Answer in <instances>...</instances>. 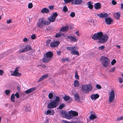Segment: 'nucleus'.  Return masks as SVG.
Returning <instances> with one entry per match:
<instances>
[{
  "label": "nucleus",
  "mask_w": 123,
  "mask_h": 123,
  "mask_svg": "<svg viewBox=\"0 0 123 123\" xmlns=\"http://www.w3.org/2000/svg\"><path fill=\"white\" fill-rule=\"evenodd\" d=\"M92 39L94 40H98L99 43H105L108 39V37L107 35L103 34L102 32H100L95 33L92 35Z\"/></svg>",
  "instance_id": "nucleus-1"
},
{
  "label": "nucleus",
  "mask_w": 123,
  "mask_h": 123,
  "mask_svg": "<svg viewBox=\"0 0 123 123\" xmlns=\"http://www.w3.org/2000/svg\"><path fill=\"white\" fill-rule=\"evenodd\" d=\"M50 24V22L48 21L45 20L44 18H40L37 22V26L40 28L43 27L44 25H48Z\"/></svg>",
  "instance_id": "nucleus-2"
},
{
  "label": "nucleus",
  "mask_w": 123,
  "mask_h": 123,
  "mask_svg": "<svg viewBox=\"0 0 123 123\" xmlns=\"http://www.w3.org/2000/svg\"><path fill=\"white\" fill-rule=\"evenodd\" d=\"M53 55V53L51 52H47L44 55L43 59V61L44 62H48L51 60Z\"/></svg>",
  "instance_id": "nucleus-3"
},
{
  "label": "nucleus",
  "mask_w": 123,
  "mask_h": 123,
  "mask_svg": "<svg viewBox=\"0 0 123 123\" xmlns=\"http://www.w3.org/2000/svg\"><path fill=\"white\" fill-rule=\"evenodd\" d=\"M92 89V87L91 85L85 84L83 85L81 90L84 92L87 93L91 91Z\"/></svg>",
  "instance_id": "nucleus-4"
},
{
  "label": "nucleus",
  "mask_w": 123,
  "mask_h": 123,
  "mask_svg": "<svg viewBox=\"0 0 123 123\" xmlns=\"http://www.w3.org/2000/svg\"><path fill=\"white\" fill-rule=\"evenodd\" d=\"M100 61L104 67H106L108 66L110 61L107 58L104 56H102L101 58Z\"/></svg>",
  "instance_id": "nucleus-5"
},
{
  "label": "nucleus",
  "mask_w": 123,
  "mask_h": 123,
  "mask_svg": "<svg viewBox=\"0 0 123 123\" xmlns=\"http://www.w3.org/2000/svg\"><path fill=\"white\" fill-rule=\"evenodd\" d=\"M76 47L73 46V47L68 46L67 47V49L70 51H71V54L74 55H79L78 52L76 50Z\"/></svg>",
  "instance_id": "nucleus-6"
},
{
  "label": "nucleus",
  "mask_w": 123,
  "mask_h": 123,
  "mask_svg": "<svg viewBox=\"0 0 123 123\" xmlns=\"http://www.w3.org/2000/svg\"><path fill=\"white\" fill-rule=\"evenodd\" d=\"M31 49V47L29 45L23 46L21 47L19 52H24Z\"/></svg>",
  "instance_id": "nucleus-7"
},
{
  "label": "nucleus",
  "mask_w": 123,
  "mask_h": 123,
  "mask_svg": "<svg viewBox=\"0 0 123 123\" xmlns=\"http://www.w3.org/2000/svg\"><path fill=\"white\" fill-rule=\"evenodd\" d=\"M108 95L109 101L110 102H111L114 99L115 95L114 91L111 90L108 93Z\"/></svg>",
  "instance_id": "nucleus-8"
},
{
  "label": "nucleus",
  "mask_w": 123,
  "mask_h": 123,
  "mask_svg": "<svg viewBox=\"0 0 123 123\" xmlns=\"http://www.w3.org/2000/svg\"><path fill=\"white\" fill-rule=\"evenodd\" d=\"M57 105L55 101L53 100L48 104L47 107L49 109L53 108L56 107Z\"/></svg>",
  "instance_id": "nucleus-9"
},
{
  "label": "nucleus",
  "mask_w": 123,
  "mask_h": 123,
  "mask_svg": "<svg viewBox=\"0 0 123 123\" xmlns=\"http://www.w3.org/2000/svg\"><path fill=\"white\" fill-rule=\"evenodd\" d=\"M61 114L62 116L67 119H71L73 118V116L69 113L68 114V113L65 111H62L61 112Z\"/></svg>",
  "instance_id": "nucleus-10"
},
{
  "label": "nucleus",
  "mask_w": 123,
  "mask_h": 123,
  "mask_svg": "<svg viewBox=\"0 0 123 123\" xmlns=\"http://www.w3.org/2000/svg\"><path fill=\"white\" fill-rule=\"evenodd\" d=\"M58 15V14L56 13H55L53 14L50 17H48V19L49 20V21L50 23V22H53L55 20L56 18Z\"/></svg>",
  "instance_id": "nucleus-11"
},
{
  "label": "nucleus",
  "mask_w": 123,
  "mask_h": 123,
  "mask_svg": "<svg viewBox=\"0 0 123 123\" xmlns=\"http://www.w3.org/2000/svg\"><path fill=\"white\" fill-rule=\"evenodd\" d=\"M18 68L17 67L16 68L13 72L12 71H11L10 72L11 73V75L15 76H20L21 75V74L20 73L18 72Z\"/></svg>",
  "instance_id": "nucleus-12"
},
{
  "label": "nucleus",
  "mask_w": 123,
  "mask_h": 123,
  "mask_svg": "<svg viewBox=\"0 0 123 123\" xmlns=\"http://www.w3.org/2000/svg\"><path fill=\"white\" fill-rule=\"evenodd\" d=\"M60 43L59 41H55L50 43V46L51 47H55L58 46Z\"/></svg>",
  "instance_id": "nucleus-13"
},
{
  "label": "nucleus",
  "mask_w": 123,
  "mask_h": 123,
  "mask_svg": "<svg viewBox=\"0 0 123 123\" xmlns=\"http://www.w3.org/2000/svg\"><path fill=\"white\" fill-rule=\"evenodd\" d=\"M67 38L68 40L72 42H75L77 41V39L75 37L69 36L67 37Z\"/></svg>",
  "instance_id": "nucleus-14"
},
{
  "label": "nucleus",
  "mask_w": 123,
  "mask_h": 123,
  "mask_svg": "<svg viewBox=\"0 0 123 123\" xmlns=\"http://www.w3.org/2000/svg\"><path fill=\"white\" fill-rule=\"evenodd\" d=\"M83 1L82 0H73L72 4L76 5L81 4L82 3Z\"/></svg>",
  "instance_id": "nucleus-15"
},
{
  "label": "nucleus",
  "mask_w": 123,
  "mask_h": 123,
  "mask_svg": "<svg viewBox=\"0 0 123 123\" xmlns=\"http://www.w3.org/2000/svg\"><path fill=\"white\" fill-rule=\"evenodd\" d=\"M105 21L106 24L107 25L111 24L113 21L112 19L110 18H107L105 19Z\"/></svg>",
  "instance_id": "nucleus-16"
},
{
  "label": "nucleus",
  "mask_w": 123,
  "mask_h": 123,
  "mask_svg": "<svg viewBox=\"0 0 123 123\" xmlns=\"http://www.w3.org/2000/svg\"><path fill=\"white\" fill-rule=\"evenodd\" d=\"M55 113L54 111L52 109L51 110H47V111H45V113L47 115H48L50 114V115H53Z\"/></svg>",
  "instance_id": "nucleus-17"
},
{
  "label": "nucleus",
  "mask_w": 123,
  "mask_h": 123,
  "mask_svg": "<svg viewBox=\"0 0 123 123\" xmlns=\"http://www.w3.org/2000/svg\"><path fill=\"white\" fill-rule=\"evenodd\" d=\"M99 97V95L98 94H93L91 96V98L92 100H95L98 98Z\"/></svg>",
  "instance_id": "nucleus-18"
},
{
  "label": "nucleus",
  "mask_w": 123,
  "mask_h": 123,
  "mask_svg": "<svg viewBox=\"0 0 123 123\" xmlns=\"http://www.w3.org/2000/svg\"><path fill=\"white\" fill-rule=\"evenodd\" d=\"M98 17L101 18H104L107 16V14L106 13H101L99 14H97Z\"/></svg>",
  "instance_id": "nucleus-19"
},
{
  "label": "nucleus",
  "mask_w": 123,
  "mask_h": 123,
  "mask_svg": "<svg viewBox=\"0 0 123 123\" xmlns=\"http://www.w3.org/2000/svg\"><path fill=\"white\" fill-rule=\"evenodd\" d=\"M36 89V88L32 87L29 89L25 91V92L27 93L28 94L31 93Z\"/></svg>",
  "instance_id": "nucleus-20"
},
{
  "label": "nucleus",
  "mask_w": 123,
  "mask_h": 123,
  "mask_svg": "<svg viewBox=\"0 0 123 123\" xmlns=\"http://www.w3.org/2000/svg\"><path fill=\"white\" fill-rule=\"evenodd\" d=\"M68 113L70 115H72L73 116H75L78 115V113L77 112L71 110L68 111Z\"/></svg>",
  "instance_id": "nucleus-21"
},
{
  "label": "nucleus",
  "mask_w": 123,
  "mask_h": 123,
  "mask_svg": "<svg viewBox=\"0 0 123 123\" xmlns=\"http://www.w3.org/2000/svg\"><path fill=\"white\" fill-rule=\"evenodd\" d=\"M74 96L75 100L78 102H80V99L78 94L77 93H75Z\"/></svg>",
  "instance_id": "nucleus-22"
},
{
  "label": "nucleus",
  "mask_w": 123,
  "mask_h": 123,
  "mask_svg": "<svg viewBox=\"0 0 123 123\" xmlns=\"http://www.w3.org/2000/svg\"><path fill=\"white\" fill-rule=\"evenodd\" d=\"M48 76V74H46L43 75L41 76L38 80V82H40L42 80L47 78Z\"/></svg>",
  "instance_id": "nucleus-23"
},
{
  "label": "nucleus",
  "mask_w": 123,
  "mask_h": 123,
  "mask_svg": "<svg viewBox=\"0 0 123 123\" xmlns=\"http://www.w3.org/2000/svg\"><path fill=\"white\" fill-rule=\"evenodd\" d=\"M49 9L46 8H44L41 11V12L42 13H47L49 12Z\"/></svg>",
  "instance_id": "nucleus-24"
},
{
  "label": "nucleus",
  "mask_w": 123,
  "mask_h": 123,
  "mask_svg": "<svg viewBox=\"0 0 123 123\" xmlns=\"http://www.w3.org/2000/svg\"><path fill=\"white\" fill-rule=\"evenodd\" d=\"M97 117V116L96 114L95 113H94L91 114L89 117V119L90 120H92L95 119Z\"/></svg>",
  "instance_id": "nucleus-25"
},
{
  "label": "nucleus",
  "mask_w": 123,
  "mask_h": 123,
  "mask_svg": "<svg viewBox=\"0 0 123 123\" xmlns=\"http://www.w3.org/2000/svg\"><path fill=\"white\" fill-rule=\"evenodd\" d=\"M74 85L75 87H78L79 86V82L77 80H75L74 82Z\"/></svg>",
  "instance_id": "nucleus-26"
},
{
  "label": "nucleus",
  "mask_w": 123,
  "mask_h": 123,
  "mask_svg": "<svg viewBox=\"0 0 123 123\" xmlns=\"http://www.w3.org/2000/svg\"><path fill=\"white\" fill-rule=\"evenodd\" d=\"M94 6L96 9H99L101 7V4L99 3H97L94 4Z\"/></svg>",
  "instance_id": "nucleus-27"
},
{
  "label": "nucleus",
  "mask_w": 123,
  "mask_h": 123,
  "mask_svg": "<svg viewBox=\"0 0 123 123\" xmlns=\"http://www.w3.org/2000/svg\"><path fill=\"white\" fill-rule=\"evenodd\" d=\"M114 15L115 18L117 19H118L120 16V13L119 12L115 13Z\"/></svg>",
  "instance_id": "nucleus-28"
},
{
  "label": "nucleus",
  "mask_w": 123,
  "mask_h": 123,
  "mask_svg": "<svg viewBox=\"0 0 123 123\" xmlns=\"http://www.w3.org/2000/svg\"><path fill=\"white\" fill-rule=\"evenodd\" d=\"M69 27L68 26H66L62 27L60 30V31L63 32H65L67 31Z\"/></svg>",
  "instance_id": "nucleus-29"
},
{
  "label": "nucleus",
  "mask_w": 123,
  "mask_h": 123,
  "mask_svg": "<svg viewBox=\"0 0 123 123\" xmlns=\"http://www.w3.org/2000/svg\"><path fill=\"white\" fill-rule=\"evenodd\" d=\"M10 100L11 101L13 102H15V97L14 93L12 94L10 97Z\"/></svg>",
  "instance_id": "nucleus-30"
},
{
  "label": "nucleus",
  "mask_w": 123,
  "mask_h": 123,
  "mask_svg": "<svg viewBox=\"0 0 123 123\" xmlns=\"http://www.w3.org/2000/svg\"><path fill=\"white\" fill-rule=\"evenodd\" d=\"M87 4L89 8L91 9H92L93 7V6L91 2H89L87 3Z\"/></svg>",
  "instance_id": "nucleus-31"
},
{
  "label": "nucleus",
  "mask_w": 123,
  "mask_h": 123,
  "mask_svg": "<svg viewBox=\"0 0 123 123\" xmlns=\"http://www.w3.org/2000/svg\"><path fill=\"white\" fill-rule=\"evenodd\" d=\"M43 123H49L48 119L46 118H44L43 120Z\"/></svg>",
  "instance_id": "nucleus-32"
},
{
  "label": "nucleus",
  "mask_w": 123,
  "mask_h": 123,
  "mask_svg": "<svg viewBox=\"0 0 123 123\" xmlns=\"http://www.w3.org/2000/svg\"><path fill=\"white\" fill-rule=\"evenodd\" d=\"M30 106L29 105L26 106L25 107V111H29L30 110Z\"/></svg>",
  "instance_id": "nucleus-33"
},
{
  "label": "nucleus",
  "mask_w": 123,
  "mask_h": 123,
  "mask_svg": "<svg viewBox=\"0 0 123 123\" xmlns=\"http://www.w3.org/2000/svg\"><path fill=\"white\" fill-rule=\"evenodd\" d=\"M65 106V105L64 104H62L59 106L58 108L60 109H62V108H64Z\"/></svg>",
  "instance_id": "nucleus-34"
},
{
  "label": "nucleus",
  "mask_w": 123,
  "mask_h": 123,
  "mask_svg": "<svg viewBox=\"0 0 123 123\" xmlns=\"http://www.w3.org/2000/svg\"><path fill=\"white\" fill-rule=\"evenodd\" d=\"M54 101H55L56 102V103L57 104L58 102L60 101V98L59 97L56 96L55 100Z\"/></svg>",
  "instance_id": "nucleus-35"
},
{
  "label": "nucleus",
  "mask_w": 123,
  "mask_h": 123,
  "mask_svg": "<svg viewBox=\"0 0 123 123\" xmlns=\"http://www.w3.org/2000/svg\"><path fill=\"white\" fill-rule=\"evenodd\" d=\"M105 48V47L104 45H102L99 47L98 50H102L104 49Z\"/></svg>",
  "instance_id": "nucleus-36"
},
{
  "label": "nucleus",
  "mask_w": 123,
  "mask_h": 123,
  "mask_svg": "<svg viewBox=\"0 0 123 123\" xmlns=\"http://www.w3.org/2000/svg\"><path fill=\"white\" fill-rule=\"evenodd\" d=\"M11 91L10 90H5V93L6 95H9L10 92Z\"/></svg>",
  "instance_id": "nucleus-37"
},
{
  "label": "nucleus",
  "mask_w": 123,
  "mask_h": 123,
  "mask_svg": "<svg viewBox=\"0 0 123 123\" xmlns=\"http://www.w3.org/2000/svg\"><path fill=\"white\" fill-rule=\"evenodd\" d=\"M75 77L76 79L78 80L79 79V76L77 74V72L76 71H75Z\"/></svg>",
  "instance_id": "nucleus-38"
},
{
  "label": "nucleus",
  "mask_w": 123,
  "mask_h": 123,
  "mask_svg": "<svg viewBox=\"0 0 123 123\" xmlns=\"http://www.w3.org/2000/svg\"><path fill=\"white\" fill-rule=\"evenodd\" d=\"M70 98L69 96H65L64 97V100L67 101Z\"/></svg>",
  "instance_id": "nucleus-39"
},
{
  "label": "nucleus",
  "mask_w": 123,
  "mask_h": 123,
  "mask_svg": "<svg viewBox=\"0 0 123 123\" xmlns=\"http://www.w3.org/2000/svg\"><path fill=\"white\" fill-rule=\"evenodd\" d=\"M123 119V116H121L118 117L117 118V121H119L122 120Z\"/></svg>",
  "instance_id": "nucleus-40"
},
{
  "label": "nucleus",
  "mask_w": 123,
  "mask_h": 123,
  "mask_svg": "<svg viewBox=\"0 0 123 123\" xmlns=\"http://www.w3.org/2000/svg\"><path fill=\"white\" fill-rule=\"evenodd\" d=\"M53 97V94L52 93H50L48 95V97L50 99L52 98Z\"/></svg>",
  "instance_id": "nucleus-41"
},
{
  "label": "nucleus",
  "mask_w": 123,
  "mask_h": 123,
  "mask_svg": "<svg viewBox=\"0 0 123 123\" xmlns=\"http://www.w3.org/2000/svg\"><path fill=\"white\" fill-rule=\"evenodd\" d=\"M33 6V5L31 3H30L28 4V7L29 8L31 9L32 8Z\"/></svg>",
  "instance_id": "nucleus-42"
},
{
  "label": "nucleus",
  "mask_w": 123,
  "mask_h": 123,
  "mask_svg": "<svg viewBox=\"0 0 123 123\" xmlns=\"http://www.w3.org/2000/svg\"><path fill=\"white\" fill-rule=\"evenodd\" d=\"M75 15V14L74 12H72L70 15V16L72 17H74Z\"/></svg>",
  "instance_id": "nucleus-43"
},
{
  "label": "nucleus",
  "mask_w": 123,
  "mask_h": 123,
  "mask_svg": "<svg viewBox=\"0 0 123 123\" xmlns=\"http://www.w3.org/2000/svg\"><path fill=\"white\" fill-rule=\"evenodd\" d=\"M73 0H64L65 2L66 3H68V2H73Z\"/></svg>",
  "instance_id": "nucleus-44"
},
{
  "label": "nucleus",
  "mask_w": 123,
  "mask_h": 123,
  "mask_svg": "<svg viewBox=\"0 0 123 123\" xmlns=\"http://www.w3.org/2000/svg\"><path fill=\"white\" fill-rule=\"evenodd\" d=\"M67 10L68 9L66 6H65L63 7V10L64 12H66L67 11Z\"/></svg>",
  "instance_id": "nucleus-45"
},
{
  "label": "nucleus",
  "mask_w": 123,
  "mask_h": 123,
  "mask_svg": "<svg viewBox=\"0 0 123 123\" xmlns=\"http://www.w3.org/2000/svg\"><path fill=\"white\" fill-rule=\"evenodd\" d=\"M14 96H15L16 97L18 98L19 97V94L18 92H17L14 95Z\"/></svg>",
  "instance_id": "nucleus-46"
},
{
  "label": "nucleus",
  "mask_w": 123,
  "mask_h": 123,
  "mask_svg": "<svg viewBox=\"0 0 123 123\" xmlns=\"http://www.w3.org/2000/svg\"><path fill=\"white\" fill-rule=\"evenodd\" d=\"M115 67H113L112 68H111L109 71L110 72H113L115 70Z\"/></svg>",
  "instance_id": "nucleus-47"
},
{
  "label": "nucleus",
  "mask_w": 123,
  "mask_h": 123,
  "mask_svg": "<svg viewBox=\"0 0 123 123\" xmlns=\"http://www.w3.org/2000/svg\"><path fill=\"white\" fill-rule=\"evenodd\" d=\"M96 87L98 89H100L101 88V86L98 84L96 85Z\"/></svg>",
  "instance_id": "nucleus-48"
},
{
  "label": "nucleus",
  "mask_w": 123,
  "mask_h": 123,
  "mask_svg": "<svg viewBox=\"0 0 123 123\" xmlns=\"http://www.w3.org/2000/svg\"><path fill=\"white\" fill-rule=\"evenodd\" d=\"M62 36L61 34L59 33H57L55 36L56 37H60Z\"/></svg>",
  "instance_id": "nucleus-49"
},
{
  "label": "nucleus",
  "mask_w": 123,
  "mask_h": 123,
  "mask_svg": "<svg viewBox=\"0 0 123 123\" xmlns=\"http://www.w3.org/2000/svg\"><path fill=\"white\" fill-rule=\"evenodd\" d=\"M31 38L32 39H34L36 38V36L35 34L32 35L31 36Z\"/></svg>",
  "instance_id": "nucleus-50"
},
{
  "label": "nucleus",
  "mask_w": 123,
  "mask_h": 123,
  "mask_svg": "<svg viewBox=\"0 0 123 123\" xmlns=\"http://www.w3.org/2000/svg\"><path fill=\"white\" fill-rule=\"evenodd\" d=\"M116 61L115 59H113L111 62V64L112 65H114L116 62Z\"/></svg>",
  "instance_id": "nucleus-51"
},
{
  "label": "nucleus",
  "mask_w": 123,
  "mask_h": 123,
  "mask_svg": "<svg viewBox=\"0 0 123 123\" xmlns=\"http://www.w3.org/2000/svg\"><path fill=\"white\" fill-rule=\"evenodd\" d=\"M4 73V71L2 70H0V75H2L3 73Z\"/></svg>",
  "instance_id": "nucleus-52"
},
{
  "label": "nucleus",
  "mask_w": 123,
  "mask_h": 123,
  "mask_svg": "<svg viewBox=\"0 0 123 123\" xmlns=\"http://www.w3.org/2000/svg\"><path fill=\"white\" fill-rule=\"evenodd\" d=\"M51 41V40L50 39H48L46 41V43L47 45H48L49 43Z\"/></svg>",
  "instance_id": "nucleus-53"
},
{
  "label": "nucleus",
  "mask_w": 123,
  "mask_h": 123,
  "mask_svg": "<svg viewBox=\"0 0 123 123\" xmlns=\"http://www.w3.org/2000/svg\"><path fill=\"white\" fill-rule=\"evenodd\" d=\"M111 3H112L114 5H115L117 3L114 0H112V1Z\"/></svg>",
  "instance_id": "nucleus-54"
},
{
  "label": "nucleus",
  "mask_w": 123,
  "mask_h": 123,
  "mask_svg": "<svg viewBox=\"0 0 123 123\" xmlns=\"http://www.w3.org/2000/svg\"><path fill=\"white\" fill-rule=\"evenodd\" d=\"M23 41L24 42H27L28 40V39L26 38H24L23 39Z\"/></svg>",
  "instance_id": "nucleus-55"
},
{
  "label": "nucleus",
  "mask_w": 123,
  "mask_h": 123,
  "mask_svg": "<svg viewBox=\"0 0 123 123\" xmlns=\"http://www.w3.org/2000/svg\"><path fill=\"white\" fill-rule=\"evenodd\" d=\"M12 23V20L11 19H9V20H7V24H9Z\"/></svg>",
  "instance_id": "nucleus-56"
},
{
  "label": "nucleus",
  "mask_w": 123,
  "mask_h": 123,
  "mask_svg": "<svg viewBox=\"0 0 123 123\" xmlns=\"http://www.w3.org/2000/svg\"><path fill=\"white\" fill-rule=\"evenodd\" d=\"M68 58H64L62 59V61L63 62H65L66 61H68Z\"/></svg>",
  "instance_id": "nucleus-57"
},
{
  "label": "nucleus",
  "mask_w": 123,
  "mask_h": 123,
  "mask_svg": "<svg viewBox=\"0 0 123 123\" xmlns=\"http://www.w3.org/2000/svg\"><path fill=\"white\" fill-rule=\"evenodd\" d=\"M54 6H49V8L50 10H52L53 9Z\"/></svg>",
  "instance_id": "nucleus-58"
},
{
  "label": "nucleus",
  "mask_w": 123,
  "mask_h": 123,
  "mask_svg": "<svg viewBox=\"0 0 123 123\" xmlns=\"http://www.w3.org/2000/svg\"><path fill=\"white\" fill-rule=\"evenodd\" d=\"M119 82L121 83H122L123 82V80L121 78H119Z\"/></svg>",
  "instance_id": "nucleus-59"
},
{
  "label": "nucleus",
  "mask_w": 123,
  "mask_h": 123,
  "mask_svg": "<svg viewBox=\"0 0 123 123\" xmlns=\"http://www.w3.org/2000/svg\"><path fill=\"white\" fill-rule=\"evenodd\" d=\"M75 33L77 36H79V31H76V32H75Z\"/></svg>",
  "instance_id": "nucleus-60"
},
{
  "label": "nucleus",
  "mask_w": 123,
  "mask_h": 123,
  "mask_svg": "<svg viewBox=\"0 0 123 123\" xmlns=\"http://www.w3.org/2000/svg\"><path fill=\"white\" fill-rule=\"evenodd\" d=\"M57 53L58 55H61V52L60 51H57Z\"/></svg>",
  "instance_id": "nucleus-61"
},
{
  "label": "nucleus",
  "mask_w": 123,
  "mask_h": 123,
  "mask_svg": "<svg viewBox=\"0 0 123 123\" xmlns=\"http://www.w3.org/2000/svg\"><path fill=\"white\" fill-rule=\"evenodd\" d=\"M121 9H122L123 11V4H121Z\"/></svg>",
  "instance_id": "nucleus-62"
},
{
  "label": "nucleus",
  "mask_w": 123,
  "mask_h": 123,
  "mask_svg": "<svg viewBox=\"0 0 123 123\" xmlns=\"http://www.w3.org/2000/svg\"><path fill=\"white\" fill-rule=\"evenodd\" d=\"M17 90L18 91H19L20 90V88L19 87V86H18L17 87Z\"/></svg>",
  "instance_id": "nucleus-63"
},
{
  "label": "nucleus",
  "mask_w": 123,
  "mask_h": 123,
  "mask_svg": "<svg viewBox=\"0 0 123 123\" xmlns=\"http://www.w3.org/2000/svg\"><path fill=\"white\" fill-rule=\"evenodd\" d=\"M68 123H77L76 122H68Z\"/></svg>",
  "instance_id": "nucleus-64"
}]
</instances>
